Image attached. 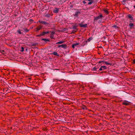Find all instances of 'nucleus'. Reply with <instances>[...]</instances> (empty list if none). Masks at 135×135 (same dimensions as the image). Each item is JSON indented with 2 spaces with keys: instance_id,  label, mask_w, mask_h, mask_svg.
I'll use <instances>...</instances> for the list:
<instances>
[{
  "instance_id": "1",
  "label": "nucleus",
  "mask_w": 135,
  "mask_h": 135,
  "mask_svg": "<svg viewBox=\"0 0 135 135\" xmlns=\"http://www.w3.org/2000/svg\"><path fill=\"white\" fill-rule=\"evenodd\" d=\"M103 17V16L102 15H100L99 16L97 17H94V21L95 22L96 21H97L98 20L101 18Z\"/></svg>"
},
{
  "instance_id": "2",
  "label": "nucleus",
  "mask_w": 135,
  "mask_h": 135,
  "mask_svg": "<svg viewBox=\"0 0 135 135\" xmlns=\"http://www.w3.org/2000/svg\"><path fill=\"white\" fill-rule=\"evenodd\" d=\"M49 32H42L41 33H40V35H38L37 36H43L45 34H49Z\"/></svg>"
},
{
  "instance_id": "3",
  "label": "nucleus",
  "mask_w": 135,
  "mask_h": 135,
  "mask_svg": "<svg viewBox=\"0 0 135 135\" xmlns=\"http://www.w3.org/2000/svg\"><path fill=\"white\" fill-rule=\"evenodd\" d=\"M67 46L66 44H62L61 45H59L58 46V48H60L61 47L62 48H64V49L66 48L67 47Z\"/></svg>"
},
{
  "instance_id": "4",
  "label": "nucleus",
  "mask_w": 135,
  "mask_h": 135,
  "mask_svg": "<svg viewBox=\"0 0 135 135\" xmlns=\"http://www.w3.org/2000/svg\"><path fill=\"white\" fill-rule=\"evenodd\" d=\"M129 103L128 101H125L122 103V104L125 105H129Z\"/></svg>"
},
{
  "instance_id": "5",
  "label": "nucleus",
  "mask_w": 135,
  "mask_h": 135,
  "mask_svg": "<svg viewBox=\"0 0 135 135\" xmlns=\"http://www.w3.org/2000/svg\"><path fill=\"white\" fill-rule=\"evenodd\" d=\"M59 10V9L58 8H55V9L54 10L53 12L54 13H57L58 12Z\"/></svg>"
},
{
  "instance_id": "6",
  "label": "nucleus",
  "mask_w": 135,
  "mask_h": 135,
  "mask_svg": "<svg viewBox=\"0 0 135 135\" xmlns=\"http://www.w3.org/2000/svg\"><path fill=\"white\" fill-rule=\"evenodd\" d=\"M81 13V12L80 11H76L75 12V13L74 15V16L76 17H77L78 16L79 14H80Z\"/></svg>"
},
{
  "instance_id": "7",
  "label": "nucleus",
  "mask_w": 135,
  "mask_h": 135,
  "mask_svg": "<svg viewBox=\"0 0 135 135\" xmlns=\"http://www.w3.org/2000/svg\"><path fill=\"white\" fill-rule=\"evenodd\" d=\"M79 25L81 27H86L87 26V24H85L84 25H82L80 23L79 24Z\"/></svg>"
},
{
  "instance_id": "8",
  "label": "nucleus",
  "mask_w": 135,
  "mask_h": 135,
  "mask_svg": "<svg viewBox=\"0 0 135 135\" xmlns=\"http://www.w3.org/2000/svg\"><path fill=\"white\" fill-rule=\"evenodd\" d=\"M79 45V43H77L76 44H73L72 45V47L74 48L75 46H76L77 45Z\"/></svg>"
},
{
  "instance_id": "9",
  "label": "nucleus",
  "mask_w": 135,
  "mask_h": 135,
  "mask_svg": "<svg viewBox=\"0 0 135 135\" xmlns=\"http://www.w3.org/2000/svg\"><path fill=\"white\" fill-rule=\"evenodd\" d=\"M52 54L54 55H55L57 56H59V55L58 54L57 52H54L52 53Z\"/></svg>"
},
{
  "instance_id": "10",
  "label": "nucleus",
  "mask_w": 135,
  "mask_h": 135,
  "mask_svg": "<svg viewBox=\"0 0 135 135\" xmlns=\"http://www.w3.org/2000/svg\"><path fill=\"white\" fill-rule=\"evenodd\" d=\"M128 17L129 19H130L131 20H133V18L130 15H129L127 16Z\"/></svg>"
},
{
  "instance_id": "11",
  "label": "nucleus",
  "mask_w": 135,
  "mask_h": 135,
  "mask_svg": "<svg viewBox=\"0 0 135 135\" xmlns=\"http://www.w3.org/2000/svg\"><path fill=\"white\" fill-rule=\"evenodd\" d=\"M40 23L42 24H44L45 25L48 24V23H47V22H44V21H40Z\"/></svg>"
},
{
  "instance_id": "12",
  "label": "nucleus",
  "mask_w": 135,
  "mask_h": 135,
  "mask_svg": "<svg viewBox=\"0 0 135 135\" xmlns=\"http://www.w3.org/2000/svg\"><path fill=\"white\" fill-rule=\"evenodd\" d=\"M81 108L82 109H87V108L86 107L85 105H82L81 106Z\"/></svg>"
},
{
  "instance_id": "13",
  "label": "nucleus",
  "mask_w": 135,
  "mask_h": 135,
  "mask_svg": "<svg viewBox=\"0 0 135 135\" xmlns=\"http://www.w3.org/2000/svg\"><path fill=\"white\" fill-rule=\"evenodd\" d=\"M129 26H130V28H132V26H134V25L133 24V23H130L129 24Z\"/></svg>"
},
{
  "instance_id": "14",
  "label": "nucleus",
  "mask_w": 135,
  "mask_h": 135,
  "mask_svg": "<svg viewBox=\"0 0 135 135\" xmlns=\"http://www.w3.org/2000/svg\"><path fill=\"white\" fill-rule=\"evenodd\" d=\"M78 31V30H73L71 32V33H74Z\"/></svg>"
},
{
  "instance_id": "15",
  "label": "nucleus",
  "mask_w": 135,
  "mask_h": 135,
  "mask_svg": "<svg viewBox=\"0 0 135 135\" xmlns=\"http://www.w3.org/2000/svg\"><path fill=\"white\" fill-rule=\"evenodd\" d=\"M101 68H102L103 70L105 69H107L106 66H101Z\"/></svg>"
},
{
  "instance_id": "16",
  "label": "nucleus",
  "mask_w": 135,
  "mask_h": 135,
  "mask_svg": "<svg viewBox=\"0 0 135 135\" xmlns=\"http://www.w3.org/2000/svg\"><path fill=\"white\" fill-rule=\"evenodd\" d=\"M104 12L107 14H108L109 13V12L108 11L107 9H105L104 10Z\"/></svg>"
},
{
  "instance_id": "17",
  "label": "nucleus",
  "mask_w": 135,
  "mask_h": 135,
  "mask_svg": "<svg viewBox=\"0 0 135 135\" xmlns=\"http://www.w3.org/2000/svg\"><path fill=\"white\" fill-rule=\"evenodd\" d=\"M104 63L106 64L107 65H112V64L109 63L107 61L104 62Z\"/></svg>"
},
{
  "instance_id": "18",
  "label": "nucleus",
  "mask_w": 135,
  "mask_h": 135,
  "mask_svg": "<svg viewBox=\"0 0 135 135\" xmlns=\"http://www.w3.org/2000/svg\"><path fill=\"white\" fill-rule=\"evenodd\" d=\"M112 27H114V28H118V29H119V27H118V26H116V25H114V26H112Z\"/></svg>"
},
{
  "instance_id": "19",
  "label": "nucleus",
  "mask_w": 135,
  "mask_h": 135,
  "mask_svg": "<svg viewBox=\"0 0 135 135\" xmlns=\"http://www.w3.org/2000/svg\"><path fill=\"white\" fill-rule=\"evenodd\" d=\"M64 42V41H60L59 42H58L56 43V44H61Z\"/></svg>"
},
{
  "instance_id": "20",
  "label": "nucleus",
  "mask_w": 135,
  "mask_h": 135,
  "mask_svg": "<svg viewBox=\"0 0 135 135\" xmlns=\"http://www.w3.org/2000/svg\"><path fill=\"white\" fill-rule=\"evenodd\" d=\"M77 27L76 26H73V28L75 30H78V29L76 28Z\"/></svg>"
},
{
  "instance_id": "21",
  "label": "nucleus",
  "mask_w": 135,
  "mask_h": 135,
  "mask_svg": "<svg viewBox=\"0 0 135 135\" xmlns=\"http://www.w3.org/2000/svg\"><path fill=\"white\" fill-rule=\"evenodd\" d=\"M42 40L45 41H50V40L49 39L46 38H42Z\"/></svg>"
},
{
  "instance_id": "22",
  "label": "nucleus",
  "mask_w": 135,
  "mask_h": 135,
  "mask_svg": "<svg viewBox=\"0 0 135 135\" xmlns=\"http://www.w3.org/2000/svg\"><path fill=\"white\" fill-rule=\"evenodd\" d=\"M94 2V1L93 0H91L90 1V2H89L88 3V4L89 5H90L92 3H93Z\"/></svg>"
},
{
  "instance_id": "23",
  "label": "nucleus",
  "mask_w": 135,
  "mask_h": 135,
  "mask_svg": "<svg viewBox=\"0 0 135 135\" xmlns=\"http://www.w3.org/2000/svg\"><path fill=\"white\" fill-rule=\"evenodd\" d=\"M42 27L41 26L38 27L37 28V31H38L40 30L41 28Z\"/></svg>"
},
{
  "instance_id": "24",
  "label": "nucleus",
  "mask_w": 135,
  "mask_h": 135,
  "mask_svg": "<svg viewBox=\"0 0 135 135\" xmlns=\"http://www.w3.org/2000/svg\"><path fill=\"white\" fill-rule=\"evenodd\" d=\"M17 32L20 34H21V31L20 30H18V31H17Z\"/></svg>"
},
{
  "instance_id": "25",
  "label": "nucleus",
  "mask_w": 135,
  "mask_h": 135,
  "mask_svg": "<svg viewBox=\"0 0 135 135\" xmlns=\"http://www.w3.org/2000/svg\"><path fill=\"white\" fill-rule=\"evenodd\" d=\"M50 37L52 38L53 39V37H54V35L52 34H51L50 35Z\"/></svg>"
},
{
  "instance_id": "26",
  "label": "nucleus",
  "mask_w": 135,
  "mask_h": 135,
  "mask_svg": "<svg viewBox=\"0 0 135 135\" xmlns=\"http://www.w3.org/2000/svg\"><path fill=\"white\" fill-rule=\"evenodd\" d=\"M24 51V48L23 47H22L21 48V51L22 52Z\"/></svg>"
},
{
  "instance_id": "27",
  "label": "nucleus",
  "mask_w": 135,
  "mask_h": 135,
  "mask_svg": "<svg viewBox=\"0 0 135 135\" xmlns=\"http://www.w3.org/2000/svg\"><path fill=\"white\" fill-rule=\"evenodd\" d=\"M104 61H100L99 62H98L99 63H101L102 62H104Z\"/></svg>"
},
{
  "instance_id": "28",
  "label": "nucleus",
  "mask_w": 135,
  "mask_h": 135,
  "mask_svg": "<svg viewBox=\"0 0 135 135\" xmlns=\"http://www.w3.org/2000/svg\"><path fill=\"white\" fill-rule=\"evenodd\" d=\"M97 69V68L95 67L93 68V70H96Z\"/></svg>"
},
{
  "instance_id": "29",
  "label": "nucleus",
  "mask_w": 135,
  "mask_h": 135,
  "mask_svg": "<svg viewBox=\"0 0 135 135\" xmlns=\"http://www.w3.org/2000/svg\"><path fill=\"white\" fill-rule=\"evenodd\" d=\"M55 33V32H54V31H52V32H51V34H52V35H54V34Z\"/></svg>"
},
{
  "instance_id": "30",
  "label": "nucleus",
  "mask_w": 135,
  "mask_h": 135,
  "mask_svg": "<svg viewBox=\"0 0 135 135\" xmlns=\"http://www.w3.org/2000/svg\"><path fill=\"white\" fill-rule=\"evenodd\" d=\"M91 39L90 38H89V39H88V41H89Z\"/></svg>"
},
{
  "instance_id": "31",
  "label": "nucleus",
  "mask_w": 135,
  "mask_h": 135,
  "mask_svg": "<svg viewBox=\"0 0 135 135\" xmlns=\"http://www.w3.org/2000/svg\"><path fill=\"white\" fill-rule=\"evenodd\" d=\"M4 52V50H2L1 51V52L3 54Z\"/></svg>"
},
{
  "instance_id": "32",
  "label": "nucleus",
  "mask_w": 135,
  "mask_h": 135,
  "mask_svg": "<svg viewBox=\"0 0 135 135\" xmlns=\"http://www.w3.org/2000/svg\"><path fill=\"white\" fill-rule=\"evenodd\" d=\"M25 31L26 32H27L28 31V30L27 29H25Z\"/></svg>"
},
{
  "instance_id": "33",
  "label": "nucleus",
  "mask_w": 135,
  "mask_h": 135,
  "mask_svg": "<svg viewBox=\"0 0 135 135\" xmlns=\"http://www.w3.org/2000/svg\"><path fill=\"white\" fill-rule=\"evenodd\" d=\"M99 70L100 71H102L103 70V69L102 68H101V67Z\"/></svg>"
},
{
  "instance_id": "34",
  "label": "nucleus",
  "mask_w": 135,
  "mask_h": 135,
  "mask_svg": "<svg viewBox=\"0 0 135 135\" xmlns=\"http://www.w3.org/2000/svg\"><path fill=\"white\" fill-rule=\"evenodd\" d=\"M133 62L135 64V59H134L133 60Z\"/></svg>"
},
{
  "instance_id": "35",
  "label": "nucleus",
  "mask_w": 135,
  "mask_h": 135,
  "mask_svg": "<svg viewBox=\"0 0 135 135\" xmlns=\"http://www.w3.org/2000/svg\"><path fill=\"white\" fill-rule=\"evenodd\" d=\"M83 3L84 4H85L86 3V2L85 1H83Z\"/></svg>"
},
{
  "instance_id": "36",
  "label": "nucleus",
  "mask_w": 135,
  "mask_h": 135,
  "mask_svg": "<svg viewBox=\"0 0 135 135\" xmlns=\"http://www.w3.org/2000/svg\"><path fill=\"white\" fill-rule=\"evenodd\" d=\"M134 8H135V5H134Z\"/></svg>"
},
{
  "instance_id": "37",
  "label": "nucleus",
  "mask_w": 135,
  "mask_h": 135,
  "mask_svg": "<svg viewBox=\"0 0 135 135\" xmlns=\"http://www.w3.org/2000/svg\"><path fill=\"white\" fill-rule=\"evenodd\" d=\"M85 42H86H86H86V41H85Z\"/></svg>"
}]
</instances>
